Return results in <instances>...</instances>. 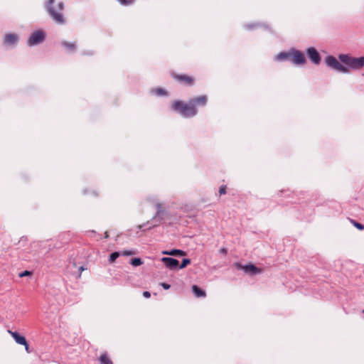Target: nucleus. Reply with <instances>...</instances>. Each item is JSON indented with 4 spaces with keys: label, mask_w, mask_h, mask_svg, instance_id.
Returning <instances> with one entry per match:
<instances>
[{
    "label": "nucleus",
    "mask_w": 364,
    "mask_h": 364,
    "mask_svg": "<svg viewBox=\"0 0 364 364\" xmlns=\"http://www.w3.org/2000/svg\"><path fill=\"white\" fill-rule=\"evenodd\" d=\"M338 58L340 62L334 56L328 55L325 58V63L331 68L342 73L364 68V56L353 57L349 54H339Z\"/></svg>",
    "instance_id": "1"
},
{
    "label": "nucleus",
    "mask_w": 364,
    "mask_h": 364,
    "mask_svg": "<svg viewBox=\"0 0 364 364\" xmlns=\"http://www.w3.org/2000/svg\"><path fill=\"white\" fill-rule=\"evenodd\" d=\"M208 98L205 95H201L191 99L187 104L181 101H176L172 105V109L178 111L184 117H192L198 113L197 106L203 107L206 105Z\"/></svg>",
    "instance_id": "2"
},
{
    "label": "nucleus",
    "mask_w": 364,
    "mask_h": 364,
    "mask_svg": "<svg viewBox=\"0 0 364 364\" xmlns=\"http://www.w3.org/2000/svg\"><path fill=\"white\" fill-rule=\"evenodd\" d=\"M55 0H48L46 4V9L48 11L50 18L57 23L62 24L65 22L63 15L62 14L64 9V4L63 1H60L57 4L55 8L53 4Z\"/></svg>",
    "instance_id": "3"
},
{
    "label": "nucleus",
    "mask_w": 364,
    "mask_h": 364,
    "mask_svg": "<svg viewBox=\"0 0 364 364\" xmlns=\"http://www.w3.org/2000/svg\"><path fill=\"white\" fill-rule=\"evenodd\" d=\"M45 39V33L43 31L38 30L33 32L28 41V45L33 46L42 43Z\"/></svg>",
    "instance_id": "4"
},
{
    "label": "nucleus",
    "mask_w": 364,
    "mask_h": 364,
    "mask_svg": "<svg viewBox=\"0 0 364 364\" xmlns=\"http://www.w3.org/2000/svg\"><path fill=\"white\" fill-rule=\"evenodd\" d=\"M239 269H242L246 274L250 275H256L262 272V269L257 267L255 265L250 264L247 265H242L239 263L235 264Z\"/></svg>",
    "instance_id": "5"
},
{
    "label": "nucleus",
    "mask_w": 364,
    "mask_h": 364,
    "mask_svg": "<svg viewBox=\"0 0 364 364\" xmlns=\"http://www.w3.org/2000/svg\"><path fill=\"white\" fill-rule=\"evenodd\" d=\"M290 60H291L295 65H303L306 62V58L302 52L296 50H292L291 51Z\"/></svg>",
    "instance_id": "6"
},
{
    "label": "nucleus",
    "mask_w": 364,
    "mask_h": 364,
    "mask_svg": "<svg viewBox=\"0 0 364 364\" xmlns=\"http://www.w3.org/2000/svg\"><path fill=\"white\" fill-rule=\"evenodd\" d=\"M308 57L316 65L321 62V56L316 49L314 47L309 48L306 50Z\"/></svg>",
    "instance_id": "7"
},
{
    "label": "nucleus",
    "mask_w": 364,
    "mask_h": 364,
    "mask_svg": "<svg viewBox=\"0 0 364 364\" xmlns=\"http://www.w3.org/2000/svg\"><path fill=\"white\" fill-rule=\"evenodd\" d=\"M161 262L165 264V266L167 268L170 269H174L177 268L179 264L178 259L172 257H163L161 258Z\"/></svg>",
    "instance_id": "8"
},
{
    "label": "nucleus",
    "mask_w": 364,
    "mask_h": 364,
    "mask_svg": "<svg viewBox=\"0 0 364 364\" xmlns=\"http://www.w3.org/2000/svg\"><path fill=\"white\" fill-rule=\"evenodd\" d=\"M173 77L182 84L186 85H191L193 82V79L186 75H174Z\"/></svg>",
    "instance_id": "9"
},
{
    "label": "nucleus",
    "mask_w": 364,
    "mask_h": 364,
    "mask_svg": "<svg viewBox=\"0 0 364 364\" xmlns=\"http://www.w3.org/2000/svg\"><path fill=\"white\" fill-rule=\"evenodd\" d=\"M8 333L13 337L16 343L20 345H26V339L24 336L20 335L16 331H12L11 330H8Z\"/></svg>",
    "instance_id": "10"
},
{
    "label": "nucleus",
    "mask_w": 364,
    "mask_h": 364,
    "mask_svg": "<svg viewBox=\"0 0 364 364\" xmlns=\"http://www.w3.org/2000/svg\"><path fill=\"white\" fill-rule=\"evenodd\" d=\"M18 36L13 33L6 34L4 38V43L7 45H14L18 41Z\"/></svg>",
    "instance_id": "11"
},
{
    "label": "nucleus",
    "mask_w": 364,
    "mask_h": 364,
    "mask_svg": "<svg viewBox=\"0 0 364 364\" xmlns=\"http://www.w3.org/2000/svg\"><path fill=\"white\" fill-rule=\"evenodd\" d=\"M291 52H281L276 57L275 59L277 60H290Z\"/></svg>",
    "instance_id": "12"
},
{
    "label": "nucleus",
    "mask_w": 364,
    "mask_h": 364,
    "mask_svg": "<svg viewBox=\"0 0 364 364\" xmlns=\"http://www.w3.org/2000/svg\"><path fill=\"white\" fill-rule=\"evenodd\" d=\"M192 290L196 297H204L205 296V292L203 289H200L197 285H193Z\"/></svg>",
    "instance_id": "13"
},
{
    "label": "nucleus",
    "mask_w": 364,
    "mask_h": 364,
    "mask_svg": "<svg viewBox=\"0 0 364 364\" xmlns=\"http://www.w3.org/2000/svg\"><path fill=\"white\" fill-rule=\"evenodd\" d=\"M61 45L65 47L69 51H75L76 49L75 43H69L68 41H63Z\"/></svg>",
    "instance_id": "14"
},
{
    "label": "nucleus",
    "mask_w": 364,
    "mask_h": 364,
    "mask_svg": "<svg viewBox=\"0 0 364 364\" xmlns=\"http://www.w3.org/2000/svg\"><path fill=\"white\" fill-rule=\"evenodd\" d=\"M164 255H185V252L181 250H173L171 251H164Z\"/></svg>",
    "instance_id": "15"
},
{
    "label": "nucleus",
    "mask_w": 364,
    "mask_h": 364,
    "mask_svg": "<svg viewBox=\"0 0 364 364\" xmlns=\"http://www.w3.org/2000/svg\"><path fill=\"white\" fill-rule=\"evenodd\" d=\"M100 364H113L112 360L107 357V354L104 353L100 357Z\"/></svg>",
    "instance_id": "16"
},
{
    "label": "nucleus",
    "mask_w": 364,
    "mask_h": 364,
    "mask_svg": "<svg viewBox=\"0 0 364 364\" xmlns=\"http://www.w3.org/2000/svg\"><path fill=\"white\" fill-rule=\"evenodd\" d=\"M120 256L119 252H114L109 257V262L113 263Z\"/></svg>",
    "instance_id": "17"
},
{
    "label": "nucleus",
    "mask_w": 364,
    "mask_h": 364,
    "mask_svg": "<svg viewBox=\"0 0 364 364\" xmlns=\"http://www.w3.org/2000/svg\"><path fill=\"white\" fill-rule=\"evenodd\" d=\"M130 264L134 267H137L143 264V261L141 258H134L130 261Z\"/></svg>",
    "instance_id": "18"
},
{
    "label": "nucleus",
    "mask_w": 364,
    "mask_h": 364,
    "mask_svg": "<svg viewBox=\"0 0 364 364\" xmlns=\"http://www.w3.org/2000/svg\"><path fill=\"white\" fill-rule=\"evenodd\" d=\"M136 254L134 250H122L119 252L120 256H130Z\"/></svg>",
    "instance_id": "19"
},
{
    "label": "nucleus",
    "mask_w": 364,
    "mask_h": 364,
    "mask_svg": "<svg viewBox=\"0 0 364 364\" xmlns=\"http://www.w3.org/2000/svg\"><path fill=\"white\" fill-rule=\"evenodd\" d=\"M156 213L154 216V218H156L158 216L160 215V214H161L163 213V208H162V205L159 203H157L156 205Z\"/></svg>",
    "instance_id": "20"
},
{
    "label": "nucleus",
    "mask_w": 364,
    "mask_h": 364,
    "mask_svg": "<svg viewBox=\"0 0 364 364\" xmlns=\"http://www.w3.org/2000/svg\"><path fill=\"white\" fill-rule=\"evenodd\" d=\"M123 6H129L132 4L135 0H117Z\"/></svg>",
    "instance_id": "21"
},
{
    "label": "nucleus",
    "mask_w": 364,
    "mask_h": 364,
    "mask_svg": "<svg viewBox=\"0 0 364 364\" xmlns=\"http://www.w3.org/2000/svg\"><path fill=\"white\" fill-rule=\"evenodd\" d=\"M190 263H191L190 259H183L182 260L181 265L179 266V269H183V268L186 267Z\"/></svg>",
    "instance_id": "22"
},
{
    "label": "nucleus",
    "mask_w": 364,
    "mask_h": 364,
    "mask_svg": "<svg viewBox=\"0 0 364 364\" xmlns=\"http://www.w3.org/2000/svg\"><path fill=\"white\" fill-rule=\"evenodd\" d=\"M354 226L358 228V230H364V225L361 224V223H359L358 222H355V221H352Z\"/></svg>",
    "instance_id": "23"
},
{
    "label": "nucleus",
    "mask_w": 364,
    "mask_h": 364,
    "mask_svg": "<svg viewBox=\"0 0 364 364\" xmlns=\"http://www.w3.org/2000/svg\"><path fill=\"white\" fill-rule=\"evenodd\" d=\"M154 92L157 95H166V91L164 90H163L162 88H157L154 90Z\"/></svg>",
    "instance_id": "24"
},
{
    "label": "nucleus",
    "mask_w": 364,
    "mask_h": 364,
    "mask_svg": "<svg viewBox=\"0 0 364 364\" xmlns=\"http://www.w3.org/2000/svg\"><path fill=\"white\" fill-rule=\"evenodd\" d=\"M32 272L28 270H25L19 274L20 277L31 275Z\"/></svg>",
    "instance_id": "25"
},
{
    "label": "nucleus",
    "mask_w": 364,
    "mask_h": 364,
    "mask_svg": "<svg viewBox=\"0 0 364 364\" xmlns=\"http://www.w3.org/2000/svg\"><path fill=\"white\" fill-rule=\"evenodd\" d=\"M226 193V186H221L219 188V193L220 195L225 194Z\"/></svg>",
    "instance_id": "26"
},
{
    "label": "nucleus",
    "mask_w": 364,
    "mask_h": 364,
    "mask_svg": "<svg viewBox=\"0 0 364 364\" xmlns=\"http://www.w3.org/2000/svg\"><path fill=\"white\" fill-rule=\"evenodd\" d=\"M161 285L164 289H168L171 287L168 284L166 283H161Z\"/></svg>",
    "instance_id": "27"
},
{
    "label": "nucleus",
    "mask_w": 364,
    "mask_h": 364,
    "mask_svg": "<svg viewBox=\"0 0 364 364\" xmlns=\"http://www.w3.org/2000/svg\"><path fill=\"white\" fill-rule=\"evenodd\" d=\"M143 296L145 297V298H149L151 296V294L149 291H145L143 292Z\"/></svg>",
    "instance_id": "28"
},
{
    "label": "nucleus",
    "mask_w": 364,
    "mask_h": 364,
    "mask_svg": "<svg viewBox=\"0 0 364 364\" xmlns=\"http://www.w3.org/2000/svg\"><path fill=\"white\" fill-rule=\"evenodd\" d=\"M24 347H25V350H26L27 353H30V350H29V345L28 343H27V341H26V345H23Z\"/></svg>",
    "instance_id": "29"
},
{
    "label": "nucleus",
    "mask_w": 364,
    "mask_h": 364,
    "mask_svg": "<svg viewBox=\"0 0 364 364\" xmlns=\"http://www.w3.org/2000/svg\"><path fill=\"white\" fill-rule=\"evenodd\" d=\"M256 26L254 25V24H248V25H246L245 27L247 28V29H252V28H254Z\"/></svg>",
    "instance_id": "30"
},
{
    "label": "nucleus",
    "mask_w": 364,
    "mask_h": 364,
    "mask_svg": "<svg viewBox=\"0 0 364 364\" xmlns=\"http://www.w3.org/2000/svg\"><path fill=\"white\" fill-rule=\"evenodd\" d=\"M220 252L223 254H227V250L225 248L220 249Z\"/></svg>",
    "instance_id": "31"
},
{
    "label": "nucleus",
    "mask_w": 364,
    "mask_h": 364,
    "mask_svg": "<svg viewBox=\"0 0 364 364\" xmlns=\"http://www.w3.org/2000/svg\"><path fill=\"white\" fill-rule=\"evenodd\" d=\"M79 269L80 274H81V272L84 270V267L81 266V267H79V269Z\"/></svg>",
    "instance_id": "32"
},
{
    "label": "nucleus",
    "mask_w": 364,
    "mask_h": 364,
    "mask_svg": "<svg viewBox=\"0 0 364 364\" xmlns=\"http://www.w3.org/2000/svg\"><path fill=\"white\" fill-rule=\"evenodd\" d=\"M363 312L364 313V309H363Z\"/></svg>",
    "instance_id": "33"
}]
</instances>
